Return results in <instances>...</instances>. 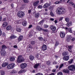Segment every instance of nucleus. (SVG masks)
<instances>
[{
	"instance_id": "nucleus-1",
	"label": "nucleus",
	"mask_w": 75,
	"mask_h": 75,
	"mask_svg": "<svg viewBox=\"0 0 75 75\" xmlns=\"http://www.w3.org/2000/svg\"><path fill=\"white\" fill-rule=\"evenodd\" d=\"M65 9L61 7L58 8H57V10L56 11L57 14H59V15H61V14H62L65 13Z\"/></svg>"
},
{
	"instance_id": "nucleus-2",
	"label": "nucleus",
	"mask_w": 75,
	"mask_h": 75,
	"mask_svg": "<svg viewBox=\"0 0 75 75\" xmlns=\"http://www.w3.org/2000/svg\"><path fill=\"white\" fill-rule=\"evenodd\" d=\"M17 15L20 18H23L25 15V13L23 11H20L18 12Z\"/></svg>"
},
{
	"instance_id": "nucleus-3",
	"label": "nucleus",
	"mask_w": 75,
	"mask_h": 75,
	"mask_svg": "<svg viewBox=\"0 0 75 75\" xmlns=\"http://www.w3.org/2000/svg\"><path fill=\"white\" fill-rule=\"evenodd\" d=\"M25 59L24 57H23L22 56L20 55L18 57L17 60V62L20 63L22 61H24Z\"/></svg>"
},
{
	"instance_id": "nucleus-4",
	"label": "nucleus",
	"mask_w": 75,
	"mask_h": 75,
	"mask_svg": "<svg viewBox=\"0 0 75 75\" xmlns=\"http://www.w3.org/2000/svg\"><path fill=\"white\" fill-rule=\"evenodd\" d=\"M68 68H69V70H70V71H74L75 70V66L73 65L69 66L68 67Z\"/></svg>"
},
{
	"instance_id": "nucleus-5",
	"label": "nucleus",
	"mask_w": 75,
	"mask_h": 75,
	"mask_svg": "<svg viewBox=\"0 0 75 75\" xmlns=\"http://www.w3.org/2000/svg\"><path fill=\"white\" fill-rule=\"evenodd\" d=\"M15 64L14 63H12L9 64L7 67V68L8 69H12L14 67Z\"/></svg>"
},
{
	"instance_id": "nucleus-6",
	"label": "nucleus",
	"mask_w": 75,
	"mask_h": 75,
	"mask_svg": "<svg viewBox=\"0 0 75 75\" xmlns=\"http://www.w3.org/2000/svg\"><path fill=\"white\" fill-rule=\"evenodd\" d=\"M27 66V65L25 63H22L20 65L21 68L22 69L25 68Z\"/></svg>"
},
{
	"instance_id": "nucleus-7",
	"label": "nucleus",
	"mask_w": 75,
	"mask_h": 75,
	"mask_svg": "<svg viewBox=\"0 0 75 75\" xmlns=\"http://www.w3.org/2000/svg\"><path fill=\"white\" fill-rule=\"evenodd\" d=\"M41 49L43 51H45V50H47V47L46 45H43L41 47Z\"/></svg>"
},
{
	"instance_id": "nucleus-8",
	"label": "nucleus",
	"mask_w": 75,
	"mask_h": 75,
	"mask_svg": "<svg viewBox=\"0 0 75 75\" xmlns=\"http://www.w3.org/2000/svg\"><path fill=\"white\" fill-rule=\"evenodd\" d=\"M63 60H65V61H68L69 59V56H64L63 57Z\"/></svg>"
},
{
	"instance_id": "nucleus-9",
	"label": "nucleus",
	"mask_w": 75,
	"mask_h": 75,
	"mask_svg": "<svg viewBox=\"0 0 75 75\" xmlns=\"http://www.w3.org/2000/svg\"><path fill=\"white\" fill-rule=\"evenodd\" d=\"M59 35L61 38H64L65 37V35L64 32H61L59 33Z\"/></svg>"
},
{
	"instance_id": "nucleus-10",
	"label": "nucleus",
	"mask_w": 75,
	"mask_h": 75,
	"mask_svg": "<svg viewBox=\"0 0 75 75\" xmlns=\"http://www.w3.org/2000/svg\"><path fill=\"white\" fill-rule=\"evenodd\" d=\"M8 65V63L7 62H4L2 64V67L4 68V67H6V66H7Z\"/></svg>"
},
{
	"instance_id": "nucleus-11",
	"label": "nucleus",
	"mask_w": 75,
	"mask_h": 75,
	"mask_svg": "<svg viewBox=\"0 0 75 75\" xmlns=\"http://www.w3.org/2000/svg\"><path fill=\"white\" fill-rule=\"evenodd\" d=\"M50 29L52 30V31H55L56 28L55 26H53V25H52L50 26Z\"/></svg>"
},
{
	"instance_id": "nucleus-12",
	"label": "nucleus",
	"mask_w": 75,
	"mask_h": 75,
	"mask_svg": "<svg viewBox=\"0 0 75 75\" xmlns=\"http://www.w3.org/2000/svg\"><path fill=\"white\" fill-rule=\"evenodd\" d=\"M50 4L46 3L44 5V8H47V7H48L49 6H50Z\"/></svg>"
},
{
	"instance_id": "nucleus-13",
	"label": "nucleus",
	"mask_w": 75,
	"mask_h": 75,
	"mask_svg": "<svg viewBox=\"0 0 75 75\" xmlns=\"http://www.w3.org/2000/svg\"><path fill=\"white\" fill-rule=\"evenodd\" d=\"M39 3V1H37L33 3V6L34 7H37Z\"/></svg>"
},
{
	"instance_id": "nucleus-14",
	"label": "nucleus",
	"mask_w": 75,
	"mask_h": 75,
	"mask_svg": "<svg viewBox=\"0 0 75 75\" xmlns=\"http://www.w3.org/2000/svg\"><path fill=\"white\" fill-rule=\"evenodd\" d=\"M23 36L21 35L18 38V41L20 42V41H21L22 40H23Z\"/></svg>"
},
{
	"instance_id": "nucleus-15",
	"label": "nucleus",
	"mask_w": 75,
	"mask_h": 75,
	"mask_svg": "<svg viewBox=\"0 0 75 75\" xmlns=\"http://www.w3.org/2000/svg\"><path fill=\"white\" fill-rule=\"evenodd\" d=\"M1 55L2 56H4V55H5V54H6V52L5 51V50L2 49L1 51Z\"/></svg>"
},
{
	"instance_id": "nucleus-16",
	"label": "nucleus",
	"mask_w": 75,
	"mask_h": 75,
	"mask_svg": "<svg viewBox=\"0 0 75 75\" xmlns=\"http://www.w3.org/2000/svg\"><path fill=\"white\" fill-rule=\"evenodd\" d=\"M36 30L39 31H42V28L40 27V26H37L36 27Z\"/></svg>"
},
{
	"instance_id": "nucleus-17",
	"label": "nucleus",
	"mask_w": 75,
	"mask_h": 75,
	"mask_svg": "<svg viewBox=\"0 0 75 75\" xmlns=\"http://www.w3.org/2000/svg\"><path fill=\"white\" fill-rule=\"evenodd\" d=\"M12 28V27H11V26L9 25L6 27V30L8 31L11 30Z\"/></svg>"
},
{
	"instance_id": "nucleus-18",
	"label": "nucleus",
	"mask_w": 75,
	"mask_h": 75,
	"mask_svg": "<svg viewBox=\"0 0 75 75\" xmlns=\"http://www.w3.org/2000/svg\"><path fill=\"white\" fill-rule=\"evenodd\" d=\"M69 4L70 6H73V7L74 8H75V4L72 1L69 2Z\"/></svg>"
},
{
	"instance_id": "nucleus-19",
	"label": "nucleus",
	"mask_w": 75,
	"mask_h": 75,
	"mask_svg": "<svg viewBox=\"0 0 75 75\" xmlns=\"http://www.w3.org/2000/svg\"><path fill=\"white\" fill-rule=\"evenodd\" d=\"M62 54L63 56L65 57V55H68V52H67L65 51L62 53Z\"/></svg>"
},
{
	"instance_id": "nucleus-20",
	"label": "nucleus",
	"mask_w": 75,
	"mask_h": 75,
	"mask_svg": "<svg viewBox=\"0 0 75 75\" xmlns=\"http://www.w3.org/2000/svg\"><path fill=\"white\" fill-rule=\"evenodd\" d=\"M7 25H8V23H7V22H5L3 23L2 24V26L3 27H6V26H7Z\"/></svg>"
},
{
	"instance_id": "nucleus-21",
	"label": "nucleus",
	"mask_w": 75,
	"mask_h": 75,
	"mask_svg": "<svg viewBox=\"0 0 75 75\" xmlns=\"http://www.w3.org/2000/svg\"><path fill=\"white\" fill-rule=\"evenodd\" d=\"M39 65H40V64L37 63L34 66V68L35 69L38 68V67Z\"/></svg>"
},
{
	"instance_id": "nucleus-22",
	"label": "nucleus",
	"mask_w": 75,
	"mask_h": 75,
	"mask_svg": "<svg viewBox=\"0 0 75 75\" xmlns=\"http://www.w3.org/2000/svg\"><path fill=\"white\" fill-rule=\"evenodd\" d=\"M21 20L16 21L15 22V24H21Z\"/></svg>"
},
{
	"instance_id": "nucleus-23",
	"label": "nucleus",
	"mask_w": 75,
	"mask_h": 75,
	"mask_svg": "<svg viewBox=\"0 0 75 75\" xmlns=\"http://www.w3.org/2000/svg\"><path fill=\"white\" fill-rule=\"evenodd\" d=\"M72 22L70 21L69 22V23H68L66 24V25L67 26H68V27H69L70 25H71L72 24Z\"/></svg>"
},
{
	"instance_id": "nucleus-24",
	"label": "nucleus",
	"mask_w": 75,
	"mask_h": 75,
	"mask_svg": "<svg viewBox=\"0 0 75 75\" xmlns=\"http://www.w3.org/2000/svg\"><path fill=\"white\" fill-rule=\"evenodd\" d=\"M17 37L16 36H14V35H12L11 36H10V38L11 39H13L14 38H16Z\"/></svg>"
},
{
	"instance_id": "nucleus-25",
	"label": "nucleus",
	"mask_w": 75,
	"mask_h": 75,
	"mask_svg": "<svg viewBox=\"0 0 75 75\" xmlns=\"http://www.w3.org/2000/svg\"><path fill=\"white\" fill-rule=\"evenodd\" d=\"M64 72L65 73H69V70H68V69H64L63 70Z\"/></svg>"
},
{
	"instance_id": "nucleus-26",
	"label": "nucleus",
	"mask_w": 75,
	"mask_h": 75,
	"mask_svg": "<svg viewBox=\"0 0 75 75\" xmlns=\"http://www.w3.org/2000/svg\"><path fill=\"white\" fill-rule=\"evenodd\" d=\"M17 31L18 32H21V29L20 28H17L16 29Z\"/></svg>"
},
{
	"instance_id": "nucleus-27",
	"label": "nucleus",
	"mask_w": 75,
	"mask_h": 75,
	"mask_svg": "<svg viewBox=\"0 0 75 75\" xmlns=\"http://www.w3.org/2000/svg\"><path fill=\"white\" fill-rule=\"evenodd\" d=\"M10 61H13L15 60V58L13 57H11L10 58Z\"/></svg>"
},
{
	"instance_id": "nucleus-28",
	"label": "nucleus",
	"mask_w": 75,
	"mask_h": 75,
	"mask_svg": "<svg viewBox=\"0 0 75 75\" xmlns=\"http://www.w3.org/2000/svg\"><path fill=\"white\" fill-rule=\"evenodd\" d=\"M26 72L25 70H21L19 72V74H22V73H24Z\"/></svg>"
},
{
	"instance_id": "nucleus-29",
	"label": "nucleus",
	"mask_w": 75,
	"mask_h": 75,
	"mask_svg": "<svg viewBox=\"0 0 75 75\" xmlns=\"http://www.w3.org/2000/svg\"><path fill=\"white\" fill-rule=\"evenodd\" d=\"M22 24L23 26H26L27 25V22L26 21L23 22Z\"/></svg>"
},
{
	"instance_id": "nucleus-30",
	"label": "nucleus",
	"mask_w": 75,
	"mask_h": 75,
	"mask_svg": "<svg viewBox=\"0 0 75 75\" xmlns=\"http://www.w3.org/2000/svg\"><path fill=\"white\" fill-rule=\"evenodd\" d=\"M35 16L36 18H38L40 16V13H38L37 14H36L35 15Z\"/></svg>"
},
{
	"instance_id": "nucleus-31",
	"label": "nucleus",
	"mask_w": 75,
	"mask_h": 75,
	"mask_svg": "<svg viewBox=\"0 0 75 75\" xmlns=\"http://www.w3.org/2000/svg\"><path fill=\"white\" fill-rule=\"evenodd\" d=\"M73 62V59H71L68 62V64H72V62Z\"/></svg>"
},
{
	"instance_id": "nucleus-32",
	"label": "nucleus",
	"mask_w": 75,
	"mask_h": 75,
	"mask_svg": "<svg viewBox=\"0 0 75 75\" xmlns=\"http://www.w3.org/2000/svg\"><path fill=\"white\" fill-rule=\"evenodd\" d=\"M34 59V56L33 55H31L30 56V59L31 61H33Z\"/></svg>"
},
{
	"instance_id": "nucleus-33",
	"label": "nucleus",
	"mask_w": 75,
	"mask_h": 75,
	"mask_svg": "<svg viewBox=\"0 0 75 75\" xmlns=\"http://www.w3.org/2000/svg\"><path fill=\"white\" fill-rule=\"evenodd\" d=\"M65 21L66 22H69V19L68 17H66L65 18Z\"/></svg>"
},
{
	"instance_id": "nucleus-34",
	"label": "nucleus",
	"mask_w": 75,
	"mask_h": 75,
	"mask_svg": "<svg viewBox=\"0 0 75 75\" xmlns=\"http://www.w3.org/2000/svg\"><path fill=\"white\" fill-rule=\"evenodd\" d=\"M50 14V16H51L52 17H54V14L53 13V12H52V11H51Z\"/></svg>"
},
{
	"instance_id": "nucleus-35",
	"label": "nucleus",
	"mask_w": 75,
	"mask_h": 75,
	"mask_svg": "<svg viewBox=\"0 0 75 75\" xmlns=\"http://www.w3.org/2000/svg\"><path fill=\"white\" fill-rule=\"evenodd\" d=\"M1 74L2 75H4V74H5V72L4 71H2L1 72Z\"/></svg>"
},
{
	"instance_id": "nucleus-36",
	"label": "nucleus",
	"mask_w": 75,
	"mask_h": 75,
	"mask_svg": "<svg viewBox=\"0 0 75 75\" xmlns=\"http://www.w3.org/2000/svg\"><path fill=\"white\" fill-rule=\"evenodd\" d=\"M43 7V6L42 5H39L38 7V8H39V9H41Z\"/></svg>"
},
{
	"instance_id": "nucleus-37",
	"label": "nucleus",
	"mask_w": 75,
	"mask_h": 75,
	"mask_svg": "<svg viewBox=\"0 0 75 75\" xmlns=\"http://www.w3.org/2000/svg\"><path fill=\"white\" fill-rule=\"evenodd\" d=\"M16 71L14 70H13L10 72V74H15Z\"/></svg>"
},
{
	"instance_id": "nucleus-38",
	"label": "nucleus",
	"mask_w": 75,
	"mask_h": 75,
	"mask_svg": "<svg viewBox=\"0 0 75 75\" xmlns=\"http://www.w3.org/2000/svg\"><path fill=\"white\" fill-rule=\"evenodd\" d=\"M70 37H69V36H68L66 39V40L67 41H68V42H69V41H70Z\"/></svg>"
},
{
	"instance_id": "nucleus-39",
	"label": "nucleus",
	"mask_w": 75,
	"mask_h": 75,
	"mask_svg": "<svg viewBox=\"0 0 75 75\" xmlns=\"http://www.w3.org/2000/svg\"><path fill=\"white\" fill-rule=\"evenodd\" d=\"M31 44L32 45H34L35 44V41H32L31 42Z\"/></svg>"
},
{
	"instance_id": "nucleus-40",
	"label": "nucleus",
	"mask_w": 75,
	"mask_h": 75,
	"mask_svg": "<svg viewBox=\"0 0 75 75\" xmlns=\"http://www.w3.org/2000/svg\"><path fill=\"white\" fill-rule=\"evenodd\" d=\"M2 49H4V48H6L7 47L5 45H2Z\"/></svg>"
},
{
	"instance_id": "nucleus-41",
	"label": "nucleus",
	"mask_w": 75,
	"mask_h": 75,
	"mask_svg": "<svg viewBox=\"0 0 75 75\" xmlns=\"http://www.w3.org/2000/svg\"><path fill=\"white\" fill-rule=\"evenodd\" d=\"M61 3V1H57L56 2H55V4H59L60 3Z\"/></svg>"
},
{
	"instance_id": "nucleus-42",
	"label": "nucleus",
	"mask_w": 75,
	"mask_h": 75,
	"mask_svg": "<svg viewBox=\"0 0 75 75\" xmlns=\"http://www.w3.org/2000/svg\"><path fill=\"white\" fill-rule=\"evenodd\" d=\"M64 18V17H60L59 18V21H62V19Z\"/></svg>"
},
{
	"instance_id": "nucleus-43",
	"label": "nucleus",
	"mask_w": 75,
	"mask_h": 75,
	"mask_svg": "<svg viewBox=\"0 0 75 75\" xmlns=\"http://www.w3.org/2000/svg\"><path fill=\"white\" fill-rule=\"evenodd\" d=\"M50 64H51V62L50 61H47L46 64L47 65H50Z\"/></svg>"
},
{
	"instance_id": "nucleus-44",
	"label": "nucleus",
	"mask_w": 75,
	"mask_h": 75,
	"mask_svg": "<svg viewBox=\"0 0 75 75\" xmlns=\"http://www.w3.org/2000/svg\"><path fill=\"white\" fill-rule=\"evenodd\" d=\"M59 45V43L58 42H56L55 44V47H57V46Z\"/></svg>"
},
{
	"instance_id": "nucleus-45",
	"label": "nucleus",
	"mask_w": 75,
	"mask_h": 75,
	"mask_svg": "<svg viewBox=\"0 0 75 75\" xmlns=\"http://www.w3.org/2000/svg\"><path fill=\"white\" fill-rule=\"evenodd\" d=\"M64 66V64H60V66L59 67V68L60 69V68H62Z\"/></svg>"
},
{
	"instance_id": "nucleus-46",
	"label": "nucleus",
	"mask_w": 75,
	"mask_h": 75,
	"mask_svg": "<svg viewBox=\"0 0 75 75\" xmlns=\"http://www.w3.org/2000/svg\"><path fill=\"white\" fill-rule=\"evenodd\" d=\"M57 75H63L62 72H59L57 73Z\"/></svg>"
},
{
	"instance_id": "nucleus-47",
	"label": "nucleus",
	"mask_w": 75,
	"mask_h": 75,
	"mask_svg": "<svg viewBox=\"0 0 75 75\" xmlns=\"http://www.w3.org/2000/svg\"><path fill=\"white\" fill-rule=\"evenodd\" d=\"M75 38H71V40L72 41H75Z\"/></svg>"
},
{
	"instance_id": "nucleus-48",
	"label": "nucleus",
	"mask_w": 75,
	"mask_h": 75,
	"mask_svg": "<svg viewBox=\"0 0 75 75\" xmlns=\"http://www.w3.org/2000/svg\"><path fill=\"white\" fill-rule=\"evenodd\" d=\"M48 27H49V26H48L47 25H44V27L45 28H48Z\"/></svg>"
},
{
	"instance_id": "nucleus-49",
	"label": "nucleus",
	"mask_w": 75,
	"mask_h": 75,
	"mask_svg": "<svg viewBox=\"0 0 75 75\" xmlns=\"http://www.w3.org/2000/svg\"><path fill=\"white\" fill-rule=\"evenodd\" d=\"M68 47L69 49V50H71V48H72V46H68Z\"/></svg>"
},
{
	"instance_id": "nucleus-50",
	"label": "nucleus",
	"mask_w": 75,
	"mask_h": 75,
	"mask_svg": "<svg viewBox=\"0 0 75 75\" xmlns=\"http://www.w3.org/2000/svg\"><path fill=\"white\" fill-rule=\"evenodd\" d=\"M69 31L70 33H72V29H71V28H69Z\"/></svg>"
},
{
	"instance_id": "nucleus-51",
	"label": "nucleus",
	"mask_w": 75,
	"mask_h": 75,
	"mask_svg": "<svg viewBox=\"0 0 75 75\" xmlns=\"http://www.w3.org/2000/svg\"><path fill=\"white\" fill-rule=\"evenodd\" d=\"M42 30L43 31H44V32H48V30L47 29L45 30L42 29Z\"/></svg>"
},
{
	"instance_id": "nucleus-52",
	"label": "nucleus",
	"mask_w": 75,
	"mask_h": 75,
	"mask_svg": "<svg viewBox=\"0 0 75 75\" xmlns=\"http://www.w3.org/2000/svg\"><path fill=\"white\" fill-rule=\"evenodd\" d=\"M24 3H27L29 2L28 0H23Z\"/></svg>"
},
{
	"instance_id": "nucleus-53",
	"label": "nucleus",
	"mask_w": 75,
	"mask_h": 75,
	"mask_svg": "<svg viewBox=\"0 0 75 75\" xmlns=\"http://www.w3.org/2000/svg\"><path fill=\"white\" fill-rule=\"evenodd\" d=\"M43 21H44V20H42L39 23V24H42V23H43Z\"/></svg>"
},
{
	"instance_id": "nucleus-54",
	"label": "nucleus",
	"mask_w": 75,
	"mask_h": 75,
	"mask_svg": "<svg viewBox=\"0 0 75 75\" xmlns=\"http://www.w3.org/2000/svg\"><path fill=\"white\" fill-rule=\"evenodd\" d=\"M39 39L40 41H42V40H43V38L42 37H40L39 38Z\"/></svg>"
},
{
	"instance_id": "nucleus-55",
	"label": "nucleus",
	"mask_w": 75,
	"mask_h": 75,
	"mask_svg": "<svg viewBox=\"0 0 75 75\" xmlns=\"http://www.w3.org/2000/svg\"><path fill=\"white\" fill-rule=\"evenodd\" d=\"M35 75H43V74L41 73H38L36 74Z\"/></svg>"
},
{
	"instance_id": "nucleus-56",
	"label": "nucleus",
	"mask_w": 75,
	"mask_h": 75,
	"mask_svg": "<svg viewBox=\"0 0 75 75\" xmlns=\"http://www.w3.org/2000/svg\"><path fill=\"white\" fill-rule=\"evenodd\" d=\"M36 57L37 58H40V57H39V54H37V56H36Z\"/></svg>"
},
{
	"instance_id": "nucleus-57",
	"label": "nucleus",
	"mask_w": 75,
	"mask_h": 75,
	"mask_svg": "<svg viewBox=\"0 0 75 75\" xmlns=\"http://www.w3.org/2000/svg\"><path fill=\"white\" fill-rule=\"evenodd\" d=\"M54 57L55 58H56V59H58V56L55 55H54Z\"/></svg>"
},
{
	"instance_id": "nucleus-58",
	"label": "nucleus",
	"mask_w": 75,
	"mask_h": 75,
	"mask_svg": "<svg viewBox=\"0 0 75 75\" xmlns=\"http://www.w3.org/2000/svg\"><path fill=\"white\" fill-rule=\"evenodd\" d=\"M31 13V9H30L28 11V13L30 14Z\"/></svg>"
},
{
	"instance_id": "nucleus-59",
	"label": "nucleus",
	"mask_w": 75,
	"mask_h": 75,
	"mask_svg": "<svg viewBox=\"0 0 75 75\" xmlns=\"http://www.w3.org/2000/svg\"><path fill=\"white\" fill-rule=\"evenodd\" d=\"M32 26L33 25H30L28 27V28H31Z\"/></svg>"
},
{
	"instance_id": "nucleus-60",
	"label": "nucleus",
	"mask_w": 75,
	"mask_h": 75,
	"mask_svg": "<svg viewBox=\"0 0 75 75\" xmlns=\"http://www.w3.org/2000/svg\"><path fill=\"white\" fill-rule=\"evenodd\" d=\"M28 48H32V46L30 45H29L28 46Z\"/></svg>"
},
{
	"instance_id": "nucleus-61",
	"label": "nucleus",
	"mask_w": 75,
	"mask_h": 75,
	"mask_svg": "<svg viewBox=\"0 0 75 75\" xmlns=\"http://www.w3.org/2000/svg\"><path fill=\"white\" fill-rule=\"evenodd\" d=\"M52 72H56V69H54L52 70Z\"/></svg>"
},
{
	"instance_id": "nucleus-62",
	"label": "nucleus",
	"mask_w": 75,
	"mask_h": 75,
	"mask_svg": "<svg viewBox=\"0 0 75 75\" xmlns=\"http://www.w3.org/2000/svg\"><path fill=\"white\" fill-rule=\"evenodd\" d=\"M50 20L51 21H54V18H50Z\"/></svg>"
},
{
	"instance_id": "nucleus-63",
	"label": "nucleus",
	"mask_w": 75,
	"mask_h": 75,
	"mask_svg": "<svg viewBox=\"0 0 75 75\" xmlns=\"http://www.w3.org/2000/svg\"><path fill=\"white\" fill-rule=\"evenodd\" d=\"M2 35L3 36H5V35H6V34H5V33H2Z\"/></svg>"
},
{
	"instance_id": "nucleus-64",
	"label": "nucleus",
	"mask_w": 75,
	"mask_h": 75,
	"mask_svg": "<svg viewBox=\"0 0 75 75\" xmlns=\"http://www.w3.org/2000/svg\"><path fill=\"white\" fill-rule=\"evenodd\" d=\"M14 48H17V46H16V45H15L13 46Z\"/></svg>"
}]
</instances>
